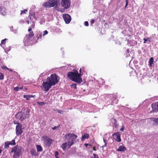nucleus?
I'll return each instance as SVG.
<instances>
[{
	"label": "nucleus",
	"mask_w": 158,
	"mask_h": 158,
	"mask_svg": "<svg viewBox=\"0 0 158 158\" xmlns=\"http://www.w3.org/2000/svg\"><path fill=\"white\" fill-rule=\"evenodd\" d=\"M59 80V77L55 73L52 74L43 82L41 87L45 92H48L52 86L55 85Z\"/></svg>",
	"instance_id": "nucleus-1"
},
{
	"label": "nucleus",
	"mask_w": 158,
	"mask_h": 158,
	"mask_svg": "<svg viewBox=\"0 0 158 158\" xmlns=\"http://www.w3.org/2000/svg\"><path fill=\"white\" fill-rule=\"evenodd\" d=\"M67 76L71 81L75 82L80 83L82 81L80 74L76 70H73V72H69Z\"/></svg>",
	"instance_id": "nucleus-2"
},
{
	"label": "nucleus",
	"mask_w": 158,
	"mask_h": 158,
	"mask_svg": "<svg viewBox=\"0 0 158 158\" xmlns=\"http://www.w3.org/2000/svg\"><path fill=\"white\" fill-rule=\"evenodd\" d=\"M29 112L25 110H22V111L18 113L15 115V117L21 121L29 117Z\"/></svg>",
	"instance_id": "nucleus-3"
},
{
	"label": "nucleus",
	"mask_w": 158,
	"mask_h": 158,
	"mask_svg": "<svg viewBox=\"0 0 158 158\" xmlns=\"http://www.w3.org/2000/svg\"><path fill=\"white\" fill-rule=\"evenodd\" d=\"M22 149L18 146L13 148L11 151L12 152H14L13 158H19L22 155Z\"/></svg>",
	"instance_id": "nucleus-4"
},
{
	"label": "nucleus",
	"mask_w": 158,
	"mask_h": 158,
	"mask_svg": "<svg viewBox=\"0 0 158 158\" xmlns=\"http://www.w3.org/2000/svg\"><path fill=\"white\" fill-rule=\"evenodd\" d=\"M25 127L23 125L19 123H18L16 127V133L17 135H20L23 132V130L24 129Z\"/></svg>",
	"instance_id": "nucleus-5"
},
{
	"label": "nucleus",
	"mask_w": 158,
	"mask_h": 158,
	"mask_svg": "<svg viewBox=\"0 0 158 158\" xmlns=\"http://www.w3.org/2000/svg\"><path fill=\"white\" fill-rule=\"evenodd\" d=\"M73 139H69L67 143L66 142L63 143L62 146L61 148L64 150H65L66 148H69L73 143Z\"/></svg>",
	"instance_id": "nucleus-6"
},
{
	"label": "nucleus",
	"mask_w": 158,
	"mask_h": 158,
	"mask_svg": "<svg viewBox=\"0 0 158 158\" xmlns=\"http://www.w3.org/2000/svg\"><path fill=\"white\" fill-rule=\"evenodd\" d=\"M34 35L33 32H30L28 35H26L23 40V43L25 46L27 45V44L30 41L31 38Z\"/></svg>",
	"instance_id": "nucleus-7"
},
{
	"label": "nucleus",
	"mask_w": 158,
	"mask_h": 158,
	"mask_svg": "<svg viewBox=\"0 0 158 158\" xmlns=\"http://www.w3.org/2000/svg\"><path fill=\"white\" fill-rule=\"evenodd\" d=\"M61 6L65 9L69 8L70 5L69 0H61Z\"/></svg>",
	"instance_id": "nucleus-8"
},
{
	"label": "nucleus",
	"mask_w": 158,
	"mask_h": 158,
	"mask_svg": "<svg viewBox=\"0 0 158 158\" xmlns=\"http://www.w3.org/2000/svg\"><path fill=\"white\" fill-rule=\"evenodd\" d=\"M49 2L51 7L56 6L59 4L58 0H49Z\"/></svg>",
	"instance_id": "nucleus-9"
},
{
	"label": "nucleus",
	"mask_w": 158,
	"mask_h": 158,
	"mask_svg": "<svg viewBox=\"0 0 158 158\" xmlns=\"http://www.w3.org/2000/svg\"><path fill=\"white\" fill-rule=\"evenodd\" d=\"M63 18L65 23L67 24L69 23L71 20L70 16L68 14H65L63 15Z\"/></svg>",
	"instance_id": "nucleus-10"
},
{
	"label": "nucleus",
	"mask_w": 158,
	"mask_h": 158,
	"mask_svg": "<svg viewBox=\"0 0 158 158\" xmlns=\"http://www.w3.org/2000/svg\"><path fill=\"white\" fill-rule=\"evenodd\" d=\"M77 135L73 134H66L64 137L65 138H76Z\"/></svg>",
	"instance_id": "nucleus-11"
},
{
	"label": "nucleus",
	"mask_w": 158,
	"mask_h": 158,
	"mask_svg": "<svg viewBox=\"0 0 158 158\" xmlns=\"http://www.w3.org/2000/svg\"><path fill=\"white\" fill-rule=\"evenodd\" d=\"M0 13L3 15H5L7 13L6 10L4 7H0Z\"/></svg>",
	"instance_id": "nucleus-12"
},
{
	"label": "nucleus",
	"mask_w": 158,
	"mask_h": 158,
	"mask_svg": "<svg viewBox=\"0 0 158 158\" xmlns=\"http://www.w3.org/2000/svg\"><path fill=\"white\" fill-rule=\"evenodd\" d=\"M127 150L126 148L123 146H120L117 149V151L124 152Z\"/></svg>",
	"instance_id": "nucleus-13"
},
{
	"label": "nucleus",
	"mask_w": 158,
	"mask_h": 158,
	"mask_svg": "<svg viewBox=\"0 0 158 158\" xmlns=\"http://www.w3.org/2000/svg\"><path fill=\"white\" fill-rule=\"evenodd\" d=\"M152 107L153 112H156L158 110V107L156 103L152 104Z\"/></svg>",
	"instance_id": "nucleus-14"
},
{
	"label": "nucleus",
	"mask_w": 158,
	"mask_h": 158,
	"mask_svg": "<svg viewBox=\"0 0 158 158\" xmlns=\"http://www.w3.org/2000/svg\"><path fill=\"white\" fill-rule=\"evenodd\" d=\"M113 138H120V134L119 132H116L113 134Z\"/></svg>",
	"instance_id": "nucleus-15"
},
{
	"label": "nucleus",
	"mask_w": 158,
	"mask_h": 158,
	"mask_svg": "<svg viewBox=\"0 0 158 158\" xmlns=\"http://www.w3.org/2000/svg\"><path fill=\"white\" fill-rule=\"evenodd\" d=\"M37 37V40H41L42 37V35L41 33L40 32H38Z\"/></svg>",
	"instance_id": "nucleus-16"
},
{
	"label": "nucleus",
	"mask_w": 158,
	"mask_h": 158,
	"mask_svg": "<svg viewBox=\"0 0 158 158\" xmlns=\"http://www.w3.org/2000/svg\"><path fill=\"white\" fill-rule=\"evenodd\" d=\"M50 139H44V141L45 142V143L46 145H49L51 144L50 142Z\"/></svg>",
	"instance_id": "nucleus-17"
},
{
	"label": "nucleus",
	"mask_w": 158,
	"mask_h": 158,
	"mask_svg": "<svg viewBox=\"0 0 158 158\" xmlns=\"http://www.w3.org/2000/svg\"><path fill=\"white\" fill-rule=\"evenodd\" d=\"M43 6L44 7H50L51 6H50V4L49 3V1L48 2H45L44 3L43 5Z\"/></svg>",
	"instance_id": "nucleus-18"
},
{
	"label": "nucleus",
	"mask_w": 158,
	"mask_h": 158,
	"mask_svg": "<svg viewBox=\"0 0 158 158\" xmlns=\"http://www.w3.org/2000/svg\"><path fill=\"white\" fill-rule=\"evenodd\" d=\"M36 148L37 152H40L42 151V148L41 146L37 145L36 146Z\"/></svg>",
	"instance_id": "nucleus-19"
},
{
	"label": "nucleus",
	"mask_w": 158,
	"mask_h": 158,
	"mask_svg": "<svg viewBox=\"0 0 158 158\" xmlns=\"http://www.w3.org/2000/svg\"><path fill=\"white\" fill-rule=\"evenodd\" d=\"M31 153L33 156H37L38 155L36 150L34 149H32L31 151Z\"/></svg>",
	"instance_id": "nucleus-20"
},
{
	"label": "nucleus",
	"mask_w": 158,
	"mask_h": 158,
	"mask_svg": "<svg viewBox=\"0 0 158 158\" xmlns=\"http://www.w3.org/2000/svg\"><path fill=\"white\" fill-rule=\"evenodd\" d=\"M153 59L152 57H151L150 58L148 62L149 63V65L151 67L152 66V64L153 63Z\"/></svg>",
	"instance_id": "nucleus-21"
},
{
	"label": "nucleus",
	"mask_w": 158,
	"mask_h": 158,
	"mask_svg": "<svg viewBox=\"0 0 158 158\" xmlns=\"http://www.w3.org/2000/svg\"><path fill=\"white\" fill-rule=\"evenodd\" d=\"M33 96L32 95H24L23 97L24 98H25L27 100H29L30 98H31L33 97Z\"/></svg>",
	"instance_id": "nucleus-22"
},
{
	"label": "nucleus",
	"mask_w": 158,
	"mask_h": 158,
	"mask_svg": "<svg viewBox=\"0 0 158 158\" xmlns=\"http://www.w3.org/2000/svg\"><path fill=\"white\" fill-rule=\"evenodd\" d=\"M10 145V144L9 142L7 141L5 143L4 148H8L9 147V145Z\"/></svg>",
	"instance_id": "nucleus-23"
},
{
	"label": "nucleus",
	"mask_w": 158,
	"mask_h": 158,
	"mask_svg": "<svg viewBox=\"0 0 158 158\" xmlns=\"http://www.w3.org/2000/svg\"><path fill=\"white\" fill-rule=\"evenodd\" d=\"M89 137V135L88 134H84L82 135V138H88Z\"/></svg>",
	"instance_id": "nucleus-24"
},
{
	"label": "nucleus",
	"mask_w": 158,
	"mask_h": 158,
	"mask_svg": "<svg viewBox=\"0 0 158 158\" xmlns=\"http://www.w3.org/2000/svg\"><path fill=\"white\" fill-rule=\"evenodd\" d=\"M9 142L10 144L11 145H15V140L13 139L11 141Z\"/></svg>",
	"instance_id": "nucleus-25"
},
{
	"label": "nucleus",
	"mask_w": 158,
	"mask_h": 158,
	"mask_svg": "<svg viewBox=\"0 0 158 158\" xmlns=\"http://www.w3.org/2000/svg\"><path fill=\"white\" fill-rule=\"evenodd\" d=\"M151 120L155 122L156 123L158 124V118H151Z\"/></svg>",
	"instance_id": "nucleus-26"
},
{
	"label": "nucleus",
	"mask_w": 158,
	"mask_h": 158,
	"mask_svg": "<svg viewBox=\"0 0 158 158\" xmlns=\"http://www.w3.org/2000/svg\"><path fill=\"white\" fill-rule=\"evenodd\" d=\"M84 145L85 147L88 148H90L92 147V145L88 143H85Z\"/></svg>",
	"instance_id": "nucleus-27"
},
{
	"label": "nucleus",
	"mask_w": 158,
	"mask_h": 158,
	"mask_svg": "<svg viewBox=\"0 0 158 158\" xmlns=\"http://www.w3.org/2000/svg\"><path fill=\"white\" fill-rule=\"evenodd\" d=\"M23 88L22 87H16L14 88V90L15 91H18L20 89H22Z\"/></svg>",
	"instance_id": "nucleus-28"
},
{
	"label": "nucleus",
	"mask_w": 158,
	"mask_h": 158,
	"mask_svg": "<svg viewBox=\"0 0 158 158\" xmlns=\"http://www.w3.org/2000/svg\"><path fill=\"white\" fill-rule=\"evenodd\" d=\"M7 39H5L4 40H2L1 45H3V44H5L6 43V40H7Z\"/></svg>",
	"instance_id": "nucleus-29"
},
{
	"label": "nucleus",
	"mask_w": 158,
	"mask_h": 158,
	"mask_svg": "<svg viewBox=\"0 0 158 158\" xmlns=\"http://www.w3.org/2000/svg\"><path fill=\"white\" fill-rule=\"evenodd\" d=\"M76 85H77V84H74L72 85H71V86L72 88H73L74 89H76V88H77Z\"/></svg>",
	"instance_id": "nucleus-30"
},
{
	"label": "nucleus",
	"mask_w": 158,
	"mask_h": 158,
	"mask_svg": "<svg viewBox=\"0 0 158 158\" xmlns=\"http://www.w3.org/2000/svg\"><path fill=\"white\" fill-rule=\"evenodd\" d=\"M150 38H148L147 39L144 38L143 40H144V41L143 42L144 43H145L146 42V41H150Z\"/></svg>",
	"instance_id": "nucleus-31"
},
{
	"label": "nucleus",
	"mask_w": 158,
	"mask_h": 158,
	"mask_svg": "<svg viewBox=\"0 0 158 158\" xmlns=\"http://www.w3.org/2000/svg\"><path fill=\"white\" fill-rule=\"evenodd\" d=\"M10 29L12 31H13L14 33H16L17 30L15 29V30H13V26H11L10 27Z\"/></svg>",
	"instance_id": "nucleus-32"
},
{
	"label": "nucleus",
	"mask_w": 158,
	"mask_h": 158,
	"mask_svg": "<svg viewBox=\"0 0 158 158\" xmlns=\"http://www.w3.org/2000/svg\"><path fill=\"white\" fill-rule=\"evenodd\" d=\"M2 68L3 70H9V69L7 67L4 66H2Z\"/></svg>",
	"instance_id": "nucleus-33"
},
{
	"label": "nucleus",
	"mask_w": 158,
	"mask_h": 158,
	"mask_svg": "<svg viewBox=\"0 0 158 158\" xmlns=\"http://www.w3.org/2000/svg\"><path fill=\"white\" fill-rule=\"evenodd\" d=\"M59 155L58 152L57 151H56L55 153V156L56 158H59L58 157V156Z\"/></svg>",
	"instance_id": "nucleus-34"
},
{
	"label": "nucleus",
	"mask_w": 158,
	"mask_h": 158,
	"mask_svg": "<svg viewBox=\"0 0 158 158\" xmlns=\"http://www.w3.org/2000/svg\"><path fill=\"white\" fill-rule=\"evenodd\" d=\"M44 33L43 34V36H44L45 35H47L48 34V31L47 30H45L43 32Z\"/></svg>",
	"instance_id": "nucleus-35"
},
{
	"label": "nucleus",
	"mask_w": 158,
	"mask_h": 158,
	"mask_svg": "<svg viewBox=\"0 0 158 158\" xmlns=\"http://www.w3.org/2000/svg\"><path fill=\"white\" fill-rule=\"evenodd\" d=\"M98 146L97 147V146H96V147H91V148H92L93 149V150H94V151H96L97 149H98Z\"/></svg>",
	"instance_id": "nucleus-36"
},
{
	"label": "nucleus",
	"mask_w": 158,
	"mask_h": 158,
	"mask_svg": "<svg viewBox=\"0 0 158 158\" xmlns=\"http://www.w3.org/2000/svg\"><path fill=\"white\" fill-rule=\"evenodd\" d=\"M4 75L1 73H0V79L2 80L3 79Z\"/></svg>",
	"instance_id": "nucleus-37"
},
{
	"label": "nucleus",
	"mask_w": 158,
	"mask_h": 158,
	"mask_svg": "<svg viewBox=\"0 0 158 158\" xmlns=\"http://www.w3.org/2000/svg\"><path fill=\"white\" fill-rule=\"evenodd\" d=\"M38 103L39 105L41 106H43L45 104V103L43 102H38Z\"/></svg>",
	"instance_id": "nucleus-38"
},
{
	"label": "nucleus",
	"mask_w": 158,
	"mask_h": 158,
	"mask_svg": "<svg viewBox=\"0 0 158 158\" xmlns=\"http://www.w3.org/2000/svg\"><path fill=\"white\" fill-rule=\"evenodd\" d=\"M94 157H92L91 158H99L98 156L97 155L95 154L94 153H93Z\"/></svg>",
	"instance_id": "nucleus-39"
},
{
	"label": "nucleus",
	"mask_w": 158,
	"mask_h": 158,
	"mask_svg": "<svg viewBox=\"0 0 158 158\" xmlns=\"http://www.w3.org/2000/svg\"><path fill=\"white\" fill-rule=\"evenodd\" d=\"M125 2H126V5H125V8H126L127 7V5H128V0H126Z\"/></svg>",
	"instance_id": "nucleus-40"
},
{
	"label": "nucleus",
	"mask_w": 158,
	"mask_h": 158,
	"mask_svg": "<svg viewBox=\"0 0 158 158\" xmlns=\"http://www.w3.org/2000/svg\"><path fill=\"white\" fill-rule=\"evenodd\" d=\"M56 111L58 113H60V114L62 113L63 112V111H62V110H56Z\"/></svg>",
	"instance_id": "nucleus-41"
},
{
	"label": "nucleus",
	"mask_w": 158,
	"mask_h": 158,
	"mask_svg": "<svg viewBox=\"0 0 158 158\" xmlns=\"http://www.w3.org/2000/svg\"><path fill=\"white\" fill-rule=\"evenodd\" d=\"M84 25L86 26H88L89 25L88 22V21H85L84 23Z\"/></svg>",
	"instance_id": "nucleus-42"
},
{
	"label": "nucleus",
	"mask_w": 158,
	"mask_h": 158,
	"mask_svg": "<svg viewBox=\"0 0 158 158\" xmlns=\"http://www.w3.org/2000/svg\"><path fill=\"white\" fill-rule=\"evenodd\" d=\"M10 50V47H9L8 48H7V49H6L5 50V52H6V51L7 52H9Z\"/></svg>",
	"instance_id": "nucleus-43"
},
{
	"label": "nucleus",
	"mask_w": 158,
	"mask_h": 158,
	"mask_svg": "<svg viewBox=\"0 0 158 158\" xmlns=\"http://www.w3.org/2000/svg\"><path fill=\"white\" fill-rule=\"evenodd\" d=\"M103 141L104 142H105V144L102 146V147L103 148L104 147H106V142L105 140L104 139Z\"/></svg>",
	"instance_id": "nucleus-44"
},
{
	"label": "nucleus",
	"mask_w": 158,
	"mask_h": 158,
	"mask_svg": "<svg viewBox=\"0 0 158 158\" xmlns=\"http://www.w3.org/2000/svg\"><path fill=\"white\" fill-rule=\"evenodd\" d=\"M27 12V10H25L23 11H21V14L23 13H26Z\"/></svg>",
	"instance_id": "nucleus-45"
},
{
	"label": "nucleus",
	"mask_w": 158,
	"mask_h": 158,
	"mask_svg": "<svg viewBox=\"0 0 158 158\" xmlns=\"http://www.w3.org/2000/svg\"><path fill=\"white\" fill-rule=\"evenodd\" d=\"M111 96H113V99H112L113 100V99L115 100L117 98L116 96H113L112 95H111Z\"/></svg>",
	"instance_id": "nucleus-46"
},
{
	"label": "nucleus",
	"mask_w": 158,
	"mask_h": 158,
	"mask_svg": "<svg viewBox=\"0 0 158 158\" xmlns=\"http://www.w3.org/2000/svg\"><path fill=\"white\" fill-rule=\"evenodd\" d=\"M57 127H58L55 126L54 127H52V129L53 130H56Z\"/></svg>",
	"instance_id": "nucleus-47"
},
{
	"label": "nucleus",
	"mask_w": 158,
	"mask_h": 158,
	"mask_svg": "<svg viewBox=\"0 0 158 158\" xmlns=\"http://www.w3.org/2000/svg\"><path fill=\"white\" fill-rule=\"evenodd\" d=\"M116 141L119 142L121 141V139H116Z\"/></svg>",
	"instance_id": "nucleus-48"
},
{
	"label": "nucleus",
	"mask_w": 158,
	"mask_h": 158,
	"mask_svg": "<svg viewBox=\"0 0 158 158\" xmlns=\"http://www.w3.org/2000/svg\"><path fill=\"white\" fill-rule=\"evenodd\" d=\"M94 22V19H92L91 21V24H93Z\"/></svg>",
	"instance_id": "nucleus-49"
},
{
	"label": "nucleus",
	"mask_w": 158,
	"mask_h": 158,
	"mask_svg": "<svg viewBox=\"0 0 158 158\" xmlns=\"http://www.w3.org/2000/svg\"><path fill=\"white\" fill-rule=\"evenodd\" d=\"M124 129V127H123L121 128H120V130L121 131H123Z\"/></svg>",
	"instance_id": "nucleus-50"
},
{
	"label": "nucleus",
	"mask_w": 158,
	"mask_h": 158,
	"mask_svg": "<svg viewBox=\"0 0 158 158\" xmlns=\"http://www.w3.org/2000/svg\"><path fill=\"white\" fill-rule=\"evenodd\" d=\"M31 27H29V29H28V31L29 32H30L31 31Z\"/></svg>",
	"instance_id": "nucleus-51"
},
{
	"label": "nucleus",
	"mask_w": 158,
	"mask_h": 158,
	"mask_svg": "<svg viewBox=\"0 0 158 158\" xmlns=\"http://www.w3.org/2000/svg\"><path fill=\"white\" fill-rule=\"evenodd\" d=\"M58 10L60 11L61 12H63L64 11V10L63 9H62L61 10Z\"/></svg>",
	"instance_id": "nucleus-52"
},
{
	"label": "nucleus",
	"mask_w": 158,
	"mask_h": 158,
	"mask_svg": "<svg viewBox=\"0 0 158 158\" xmlns=\"http://www.w3.org/2000/svg\"><path fill=\"white\" fill-rule=\"evenodd\" d=\"M156 103V105H157V106L158 107V102H157Z\"/></svg>",
	"instance_id": "nucleus-53"
},
{
	"label": "nucleus",
	"mask_w": 158,
	"mask_h": 158,
	"mask_svg": "<svg viewBox=\"0 0 158 158\" xmlns=\"http://www.w3.org/2000/svg\"><path fill=\"white\" fill-rule=\"evenodd\" d=\"M111 120H112V121H113H113H114V119H113V118H112V119H111Z\"/></svg>",
	"instance_id": "nucleus-54"
},
{
	"label": "nucleus",
	"mask_w": 158,
	"mask_h": 158,
	"mask_svg": "<svg viewBox=\"0 0 158 158\" xmlns=\"http://www.w3.org/2000/svg\"><path fill=\"white\" fill-rule=\"evenodd\" d=\"M2 150L0 149V154L2 152Z\"/></svg>",
	"instance_id": "nucleus-55"
},
{
	"label": "nucleus",
	"mask_w": 158,
	"mask_h": 158,
	"mask_svg": "<svg viewBox=\"0 0 158 158\" xmlns=\"http://www.w3.org/2000/svg\"><path fill=\"white\" fill-rule=\"evenodd\" d=\"M14 123L15 124H16L17 123L16 122H14Z\"/></svg>",
	"instance_id": "nucleus-56"
},
{
	"label": "nucleus",
	"mask_w": 158,
	"mask_h": 158,
	"mask_svg": "<svg viewBox=\"0 0 158 158\" xmlns=\"http://www.w3.org/2000/svg\"><path fill=\"white\" fill-rule=\"evenodd\" d=\"M9 71H12V69H9Z\"/></svg>",
	"instance_id": "nucleus-57"
},
{
	"label": "nucleus",
	"mask_w": 158,
	"mask_h": 158,
	"mask_svg": "<svg viewBox=\"0 0 158 158\" xmlns=\"http://www.w3.org/2000/svg\"><path fill=\"white\" fill-rule=\"evenodd\" d=\"M115 103H117V101H115Z\"/></svg>",
	"instance_id": "nucleus-58"
},
{
	"label": "nucleus",
	"mask_w": 158,
	"mask_h": 158,
	"mask_svg": "<svg viewBox=\"0 0 158 158\" xmlns=\"http://www.w3.org/2000/svg\"><path fill=\"white\" fill-rule=\"evenodd\" d=\"M81 69H80V70H79V71H80V72H81Z\"/></svg>",
	"instance_id": "nucleus-59"
},
{
	"label": "nucleus",
	"mask_w": 158,
	"mask_h": 158,
	"mask_svg": "<svg viewBox=\"0 0 158 158\" xmlns=\"http://www.w3.org/2000/svg\"><path fill=\"white\" fill-rule=\"evenodd\" d=\"M102 79H101L100 80V81H102Z\"/></svg>",
	"instance_id": "nucleus-60"
},
{
	"label": "nucleus",
	"mask_w": 158,
	"mask_h": 158,
	"mask_svg": "<svg viewBox=\"0 0 158 158\" xmlns=\"http://www.w3.org/2000/svg\"><path fill=\"white\" fill-rule=\"evenodd\" d=\"M127 52H128V50H127Z\"/></svg>",
	"instance_id": "nucleus-61"
},
{
	"label": "nucleus",
	"mask_w": 158,
	"mask_h": 158,
	"mask_svg": "<svg viewBox=\"0 0 158 158\" xmlns=\"http://www.w3.org/2000/svg\"><path fill=\"white\" fill-rule=\"evenodd\" d=\"M157 158H158V157H157Z\"/></svg>",
	"instance_id": "nucleus-62"
}]
</instances>
